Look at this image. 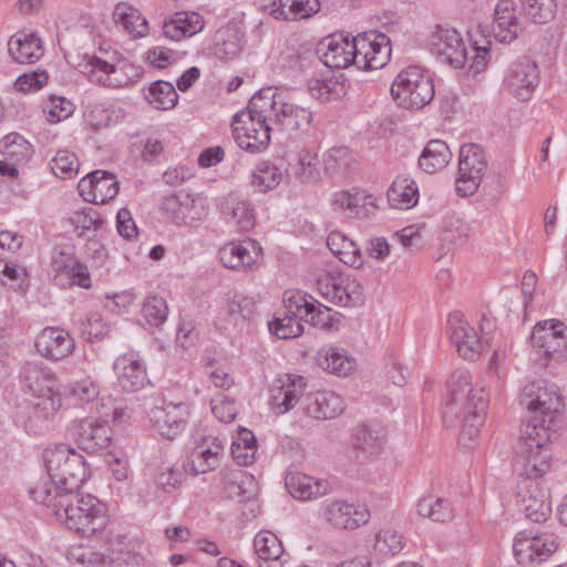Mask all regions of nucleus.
<instances>
[{
  "instance_id": "57",
  "label": "nucleus",
  "mask_w": 567,
  "mask_h": 567,
  "mask_svg": "<svg viewBox=\"0 0 567 567\" xmlns=\"http://www.w3.org/2000/svg\"><path fill=\"white\" fill-rule=\"evenodd\" d=\"M403 548V537L393 529H381L375 535L374 549L380 555H396Z\"/></svg>"
},
{
  "instance_id": "2",
  "label": "nucleus",
  "mask_w": 567,
  "mask_h": 567,
  "mask_svg": "<svg viewBox=\"0 0 567 567\" xmlns=\"http://www.w3.org/2000/svg\"><path fill=\"white\" fill-rule=\"evenodd\" d=\"M489 394L483 385L472 384V375L465 369L454 371L447 382V396L442 408L446 425L462 422L461 442L474 440L486 419Z\"/></svg>"
},
{
  "instance_id": "63",
  "label": "nucleus",
  "mask_w": 567,
  "mask_h": 567,
  "mask_svg": "<svg viewBox=\"0 0 567 567\" xmlns=\"http://www.w3.org/2000/svg\"><path fill=\"white\" fill-rule=\"evenodd\" d=\"M213 414L224 423H230L237 415V408L234 400L228 398H218L212 400Z\"/></svg>"
},
{
  "instance_id": "9",
  "label": "nucleus",
  "mask_w": 567,
  "mask_h": 567,
  "mask_svg": "<svg viewBox=\"0 0 567 567\" xmlns=\"http://www.w3.org/2000/svg\"><path fill=\"white\" fill-rule=\"evenodd\" d=\"M76 68L91 83L105 87H122L131 82V76L123 65L115 64L97 54H84Z\"/></svg>"
},
{
  "instance_id": "60",
  "label": "nucleus",
  "mask_w": 567,
  "mask_h": 567,
  "mask_svg": "<svg viewBox=\"0 0 567 567\" xmlns=\"http://www.w3.org/2000/svg\"><path fill=\"white\" fill-rule=\"evenodd\" d=\"M319 159L316 153L305 151L298 161L297 175L302 183L316 182L320 177Z\"/></svg>"
},
{
  "instance_id": "13",
  "label": "nucleus",
  "mask_w": 567,
  "mask_h": 567,
  "mask_svg": "<svg viewBox=\"0 0 567 567\" xmlns=\"http://www.w3.org/2000/svg\"><path fill=\"white\" fill-rule=\"evenodd\" d=\"M322 517L334 528L353 530L369 522L370 511L364 504L333 499L324 503Z\"/></svg>"
},
{
  "instance_id": "3",
  "label": "nucleus",
  "mask_w": 567,
  "mask_h": 567,
  "mask_svg": "<svg viewBox=\"0 0 567 567\" xmlns=\"http://www.w3.org/2000/svg\"><path fill=\"white\" fill-rule=\"evenodd\" d=\"M48 477L30 488L34 502L48 504L56 493L75 492L87 480L84 457L66 444L49 445L42 454Z\"/></svg>"
},
{
  "instance_id": "44",
  "label": "nucleus",
  "mask_w": 567,
  "mask_h": 567,
  "mask_svg": "<svg viewBox=\"0 0 567 567\" xmlns=\"http://www.w3.org/2000/svg\"><path fill=\"white\" fill-rule=\"evenodd\" d=\"M449 144H426L419 157V166L426 173H435L444 168L452 158Z\"/></svg>"
},
{
  "instance_id": "50",
  "label": "nucleus",
  "mask_w": 567,
  "mask_h": 567,
  "mask_svg": "<svg viewBox=\"0 0 567 567\" xmlns=\"http://www.w3.org/2000/svg\"><path fill=\"white\" fill-rule=\"evenodd\" d=\"M225 214L241 231H248L255 226V215L247 202L230 198Z\"/></svg>"
},
{
  "instance_id": "55",
  "label": "nucleus",
  "mask_w": 567,
  "mask_h": 567,
  "mask_svg": "<svg viewBox=\"0 0 567 567\" xmlns=\"http://www.w3.org/2000/svg\"><path fill=\"white\" fill-rule=\"evenodd\" d=\"M78 156L68 150H60L51 161V169L60 178H71L79 172Z\"/></svg>"
},
{
  "instance_id": "21",
  "label": "nucleus",
  "mask_w": 567,
  "mask_h": 567,
  "mask_svg": "<svg viewBox=\"0 0 567 567\" xmlns=\"http://www.w3.org/2000/svg\"><path fill=\"white\" fill-rule=\"evenodd\" d=\"M163 209L176 225H193L207 216L206 206L200 197L189 194L166 197Z\"/></svg>"
},
{
  "instance_id": "6",
  "label": "nucleus",
  "mask_w": 567,
  "mask_h": 567,
  "mask_svg": "<svg viewBox=\"0 0 567 567\" xmlns=\"http://www.w3.org/2000/svg\"><path fill=\"white\" fill-rule=\"evenodd\" d=\"M558 548L554 534L518 532L513 540V554L519 565H535L545 561Z\"/></svg>"
},
{
  "instance_id": "30",
  "label": "nucleus",
  "mask_w": 567,
  "mask_h": 567,
  "mask_svg": "<svg viewBox=\"0 0 567 567\" xmlns=\"http://www.w3.org/2000/svg\"><path fill=\"white\" fill-rule=\"evenodd\" d=\"M306 413L317 420L333 419L344 410L343 399L332 391L311 393L305 401Z\"/></svg>"
},
{
  "instance_id": "15",
  "label": "nucleus",
  "mask_w": 567,
  "mask_h": 567,
  "mask_svg": "<svg viewBox=\"0 0 567 567\" xmlns=\"http://www.w3.org/2000/svg\"><path fill=\"white\" fill-rule=\"evenodd\" d=\"M69 431L79 447L89 453H95L107 447L112 435L107 421L95 417L75 421Z\"/></svg>"
},
{
  "instance_id": "48",
  "label": "nucleus",
  "mask_w": 567,
  "mask_h": 567,
  "mask_svg": "<svg viewBox=\"0 0 567 567\" xmlns=\"http://www.w3.org/2000/svg\"><path fill=\"white\" fill-rule=\"evenodd\" d=\"M255 551L265 563L277 561L284 551L278 537L271 532H259L254 538Z\"/></svg>"
},
{
  "instance_id": "25",
  "label": "nucleus",
  "mask_w": 567,
  "mask_h": 567,
  "mask_svg": "<svg viewBox=\"0 0 567 567\" xmlns=\"http://www.w3.org/2000/svg\"><path fill=\"white\" fill-rule=\"evenodd\" d=\"M74 340L69 332L58 327L44 328L35 339V349L43 357L59 361L74 350Z\"/></svg>"
},
{
  "instance_id": "46",
  "label": "nucleus",
  "mask_w": 567,
  "mask_h": 567,
  "mask_svg": "<svg viewBox=\"0 0 567 567\" xmlns=\"http://www.w3.org/2000/svg\"><path fill=\"white\" fill-rule=\"evenodd\" d=\"M281 172L269 162L259 163L250 176V185L258 193H266L276 188L281 182Z\"/></svg>"
},
{
  "instance_id": "52",
  "label": "nucleus",
  "mask_w": 567,
  "mask_h": 567,
  "mask_svg": "<svg viewBox=\"0 0 567 567\" xmlns=\"http://www.w3.org/2000/svg\"><path fill=\"white\" fill-rule=\"evenodd\" d=\"M305 321L323 331L339 330L341 324V318L338 312L322 305L316 306L315 303Z\"/></svg>"
},
{
  "instance_id": "45",
  "label": "nucleus",
  "mask_w": 567,
  "mask_h": 567,
  "mask_svg": "<svg viewBox=\"0 0 567 567\" xmlns=\"http://www.w3.org/2000/svg\"><path fill=\"white\" fill-rule=\"evenodd\" d=\"M145 97L157 110H171L178 101L175 86L171 82L162 80L150 85Z\"/></svg>"
},
{
  "instance_id": "58",
  "label": "nucleus",
  "mask_w": 567,
  "mask_h": 567,
  "mask_svg": "<svg viewBox=\"0 0 567 567\" xmlns=\"http://www.w3.org/2000/svg\"><path fill=\"white\" fill-rule=\"evenodd\" d=\"M74 104L62 96H50L43 110L45 118L50 123H58L69 118L74 113Z\"/></svg>"
},
{
  "instance_id": "29",
  "label": "nucleus",
  "mask_w": 567,
  "mask_h": 567,
  "mask_svg": "<svg viewBox=\"0 0 567 567\" xmlns=\"http://www.w3.org/2000/svg\"><path fill=\"white\" fill-rule=\"evenodd\" d=\"M8 52L17 63H34L44 51L41 39L34 32L18 31L8 41Z\"/></svg>"
},
{
  "instance_id": "5",
  "label": "nucleus",
  "mask_w": 567,
  "mask_h": 567,
  "mask_svg": "<svg viewBox=\"0 0 567 567\" xmlns=\"http://www.w3.org/2000/svg\"><path fill=\"white\" fill-rule=\"evenodd\" d=\"M391 96L399 107L421 110L434 97V84L429 72L410 65L401 70L391 84Z\"/></svg>"
},
{
  "instance_id": "62",
  "label": "nucleus",
  "mask_w": 567,
  "mask_h": 567,
  "mask_svg": "<svg viewBox=\"0 0 567 567\" xmlns=\"http://www.w3.org/2000/svg\"><path fill=\"white\" fill-rule=\"evenodd\" d=\"M195 450L206 460H214L219 463V457L224 452V440L219 436H205Z\"/></svg>"
},
{
  "instance_id": "49",
  "label": "nucleus",
  "mask_w": 567,
  "mask_h": 567,
  "mask_svg": "<svg viewBox=\"0 0 567 567\" xmlns=\"http://www.w3.org/2000/svg\"><path fill=\"white\" fill-rule=\"evenodd\" d=\"M302 320L305 318L282 311L269 322V330L280 339L296 338L303 332Z\"/></svg>"
},
{
  "instance_id": "59",
  "label": "nucleus",
  "mask_w": 567,
  "mask_h": 567,
  "mask_svg": "<svg viewBox=\"0 0 567 567\" xmlns=\"http://www.w3.org/2000/svg\"><path fill=\"white\" fill-rule=\"evenodd\" d=\"M100 394V385L91 378L75 381L70 386L71 398L80 405L94 401Z\"/></svg>"
},
{
  "instance_id": "1",
  "label": "nucleus",
  "mask_w": 567,
  "mask_h": 567,
  "mask_svg": "<svg viewBox=\"0 0 567 567\" xmlns=\"http://www.w3.org/2000/svg\"><path fill=\"white\" fill-rule=\"evenodd\" d=\"M520 404L532 416L520 429L513 462L514 472L523 477L516 495L517 506L527 519L542 523L550 516L551 504L549 493L538 477L549 468L559 396L556 391L530 382L522 391Z\"/></svg>"
},
{
  "instance_id": "32",
  "label": "nucleus",
  "mask_w": 567,
  "mask_h": 567,
  "mask_svg": "<svg viewBox=\"0 0 567 567\" xmlns=\"http://www.w3.org/2000/svg\"><path fill=\"white\" fill-rule=\"evenodd\" d=\"M286 487L289 494L300 501H310L329 493L330 485L324 480H317L302 473H288Z\"/></svg>"
},
{
  "instance_id": "17",
  "label": "nucleus",
  "mask_w": 567,
  "mask_h": 567,
  "mask_svg": "<svg viewBox=\"0 0 567 567\" xmlns=\"http://www.w3.org/2000/svg\"><path fill=\"white\" fill-rule=\"evenodd\" d=\"M307 386L301 375L286 374L274 381L269 390V406L276 414H285L293 409Z\"/></svg>"
},
{
  "instance_id": "7",
  "label": "nucleus",
  "mask_w": 567,
  "mask_h": 567,
  "mask_svg": "<svg viewBox=\"0 0 567 567\" xmlns=\"http://www.w3.org/2000/svg\"><path fill=\"white\" fill-rule=\"evenodd\" d=\"M539 84V70L528 56H519L508 64L503 86L508 94L520 100H529Z\"/></svg>"
},
{
  "instance_id": "12",
  "label": "nucleus",
  "mask_w": 567,
  "mask_h": 567,
  "mask_svg": "<svg viewBox=\"0 0 567 567\" xmlns=\"http://www.w3.org/2000/svg\"><path fill=\"white\" fill-rule=\"evenodd\" d=\"M317 289L323 299L334 305L357 306L363 301V288L351 276H323L318 279Z\"/></svg>"
},
{
  "instance_id": "11",
  "label": "nucleus",
  "mask_w": 567,
  "mask_h": 567,
  "mask_svg": "<svg viewBox=\"0 0 567 567\" xmlns=\"http://www.w3.org/2000/svg\"><path fill=\"white\" fill-rule=\"evenodd\" d=\"M530 340L532 346L545 355L567 357V327L559 320L549 319L536 323Z\"/></svg>"
},
{
  "instance_id": "22",
  "label": "nucleus",
  "mask_w": 567,
  "mask_h": 567,
  "mask_svg": "<svg viewBox=\"0 0 567 567\" xmlns=\"http://www.w3.org/2000/svg\"><path fill=\"white\" fill-rule=\"evenodd\" d=\"M330 205L333 212L355 219L370 218L377 210L372 195L360 189L336 192L330 199Z\"/></svg>"
},
{
  "instance_id": "36",
  "label": "nucleus",
  "mask_w": 567,
  "mask_h": 567,
  "mask_svg": "<svg viewBox=\"0 0 567 567\" xmlns=\"http://www.w3.org/2000/svg\"><path fill=\"white\" fill-rule=\"evenodd\" d=\"M318 364L324 371L337 375H347L355 368V360L340 347H326L318 353Z\"/></svg>"
},
{
  "instance_id": "42",
  "label": "nucleus",
  "mask_w": 567,
  "mask_h": 567,
  "mask_svg": "<svg viewBox=\"0 0 567 567\" xmlns=\"http://www.w3.org/2000/svg\"><path fill=\"white\" fill-rule=\"evenodd\" d=\"M519 14L535 24H546L555 17V0H518Z\"/></svg>"
},
{
  "instance_id": "51",
  "label": "nucleus",
  "mask_w": 567,
  "mask_h": 567,
  "mask_svg": "<svg viewBox=\"0 0 567 567\" xmlns=\"http://www.w3.org/2000/svg\"><path fill=\"white\" fill-rule=\"evenodd\" d=\"M254 308L255 303L250 298L241 293L234 292L231 297H228L226 315L230 323L238 326L240 322H244L251 317Z\"/></svg>"
},
{
  "instance_id": "4",
  "label": "nucleus",
  "mask_w": 567,
  "mask_h": 567,
  "mask_svg": "<svg viewBox=\"0 0 567 567\" xmlns=\"http://www.w3.org/2000/svg\"><path fill=\"white\" fill-rule=\"evenodd\" d=\"M58 519L82 536L89 537L103 528L105 516L99 499L92 495H79L75 492L56 493V497L48 504Z\"/></svg>"
},
{
  "instance_id": "19",
  "label": "nucleus",
  "mask_w": 567,
  "mask_h": 567,
  "mask_svg": "<svg viewBox=\"0 0 567 567\" xmlns=\"http://www.w3.org/2000/svg\"><path fill=\"white\" fill-rule=\"evenodd\" d=\"M525 18L517 14L513 0H498L494 11L493 34L501 43H512L525 31Z\"/></svg>"
},
{
  "instance_id": "47",
  "label": "nucleus",
  "mask_w": 567,
  "mask_h": 567,
  "mask_svg": "<svg viewBox=\"0 0 567 567\" xmlns=\"http://www.w3.org/2000/svg\"><path fill=\"white\" fill-rule=\"evenodd\" d=\"M347 90L333 78H311L308 81L309 94L320 102L338 100L347 93Z\"/></svg>"
},
{
  "instance_id": "18",
  "label": "nucleus",
  "mask_w": 567,
  "mask_h": 567,
  "mask_svg": "<svg viewBox=\"0 0 567 567\" xmlns=\"http://www.w3.org/2000/svg\"><path fill=\"white\" fill-rule=\"evenodd\" d=\"M321 61L331 69H344L355 65V37L351 39L342 33L331 34L320 42Z\"/></svg>"
},
{
  "instance_id": "64",
  "label": "nucleus",
  "mask_w": 567,
  "mask_h": 567,
  "mask_svg": "<svg viewBox=\"0 0 567 567\" xmlns=\"http://www.w3.org/2000/svg\"><path fill=\"white\" fill-rule=\"evenodd\" d=\"M460 177L455 182V192L461 197L472 196L478 188L482 178L472 174H464L458 172Z\"/></svg>"
},
{
  "instance_id": "61",
  "label": "nucleus",
  "mask_w": 567,
  "mask_h": 567,
  "mask_svg": "<svg viewBox=\"0 0 567 567\" xmlns=\"http://www.w3.org/2000/svg\"><path fill=\"white\" fill-rule=\"evenodd\" d=\"M49 75L43 70L23 73L18 76L14 82V87L23 93L34 92L42 89L48 82Z\"/></svg>"
},
{
  "instance_id": "27",
  "label": "nucleus",
  "mask_w": 567,
  "mask_h": 567,
  "mask_svg": "<svg viewBox=\"0 0 567 567\" xmlns=\"http://www.w3.org/2000/svg\"><path fill=\"white\" fill-rule=\"evenodd\" d=\"M21 378L24 386L34 398L60 394L54 373L41 363H25Z\"/></svg>"
},
{
  "instance_id": "23",
  "label": "nucleus",
  "mask_w": 567,
  "mask_h": 567,
  "mask_svg": "<svg viewBox=\"0 0 567 567\" xmlns=\"http://www.w3.org/2000/svg\"><path fill=\"white\" fill-rule=\"evenodd\" d=\"M261 256V247L254 239L240 243H227L218 250V258L229 269H248L257 264Z\"/></svg>"
},
{
  "instance_id": "43",
  "label": "nucleus",
  "mask_w": 567,
  "mask_h": 567,
  "mask_svg": "<svg viewBox=\"0 0 567 567\" xmlns=\"http://www.w3.org/2000/svg\"><path fill=\"white\" fill-rule=\"evenodd\" d=\"M416 508L422 517L430 518L433 522L447 523L454 517L451 503L442 497H434L432 495L422 497Z\"/></svg>"
},
{
  "instance_id": "39",
  "label": "nucleus",
  "mask_w": 567,
  "mask_h": 567,
  "mask_svg": "<svg viewBox=\"0 0 567 567\" xmlns=\"http://www.w3.org/2000/svg\"><path fill=\"white\" fill-rule=\"evenodd\" d=\"M113 18L116 25L134 37L147 34L148 25L146 19L127 3H118L113 11Z\"/></svg>"
},
{
  "instance_id": "14",
  "label": "nucleus",
  "mask_w": 567,
  "mask_h": 567,
  "mask_svg": "<svg viewBox=\"0 0 567 567\" xmlns=\"http://www.w3.org/2000/svg\"><path fill=\"white\" fill-rule=\"evenodd\" d=\"M447 331L458 354L466 360H476L486 348L485 340L478 337L461 312H452L449 316Z\"/></svg>"
},
{
  "instance_id": "38",
  "label": "nucleus",
  "mask_w": 567,
  "mask_h": 567,
  "mask_svg": "<svg viewBox=\"0 0 567 567\" xmlns=\"http://www.w3.org/2000/svg\"><path fill=\"white\" fill-rule=\"evenodd\" d=\"M279 107L278 116L274 124L280 127V130L290 133L303 130L310 124L311 112L308 110L292 103H288L286 100L282 104H279Z\"/></svg>"
},
{
  "instance_id": "53",
  "label": "nucleus",
  "mask_w": 567,
  "mask_h": 567,
  "mask_svg": "<svg viewBox=\"0 0 567 567\" xmlns=\"http://www.w3.org/2000/svg\"><path fill=\"white\" fill-rule=\"evenodd\" d=\"M79 331L83 340L87 342H95L107 334L109 328L104 323L101 313L91 311L80 320Z\"/></svg>"
},
{
  "instance_id": "34",
  "label": "nucleus",
  "mask_w": 567,
  "mask_h": 567,
  "mask_svg": "<svg viewBox=\"0 0 567 567\" xmlns=\"http://www.w3.org/2000/svg\"><path fill=\"white\" fill-rule=\"evenodd\" d=\"M203 29L204 19L197 12H176L173 18L165 21L163 24L164 35L175 41L193 37Z\"/></svg>"
},
{
  "instance_id": "26",
  "label": "nucleus",
  "mask_w": 567,
  "mask_h": 567,
  "mask_svg": "<svg viewBox=\"0 0 567 567\" xmlns=\"http://www.w3.org/2000/svg\"><path fill=\"white\" fill-rule=\"evenodd\" d=\"M61 405L60 394L34 398L28 406V417L23 422V427L33 434L48 430Z\"/></svg>"
},
{
  "instance_id": "28",
  "label": "nucleus",
  "mask_w": 567,
  "mask_h": 567,
  "mask_svg": "<svg viewBox=\"0 0 567 567\" xmlns=\"http://www.w3.org/2000/svg\"><path fill=\"white\" fill-rule=\"evenodd\" d=\"M284 101L285 97L277 87H262L251 96L247 111L266 122V125L272 126L278 116L279 104Z\"/></svg>"
},
{
  "instance_id": "31",
  "label": "nucleus",
  "mask_w": 567,
  "mask_h": 567,
  "mask_svg": "<svg viewBox=\"0 0 567 567\" xmlns=\"http://www.w3.org/2000/svg\"><path fill=\"white\" fill-rule=\"evenodd\" d=\"M231 130L236 141L246 138L256 142H270V132L275 128L266 125V122L258 120L246 110L235 114Z\"/></svg>"
},
{
  "instance_id": "24",
  "label": "nucleus",
  "mask_w": 567,
  "mask_h": 567,
  "mask_svg": "<svg viewBox=\"0 0 567 567\" xmlns=\"http://www.w3.org/2000/svg\"><path fill=\"white\" fill-rule=\"evenodd\" d=\"M113 367L118 385L126 392H136L148 383L144 361L133 353L117 357Z\"/></svg>"
},
{
  "instance_id": "54",
  "label": "nucleus",
  "mask_w": 567,
  "mask_h": 567,
  "mask_svg": "<svg viewBox=\"0 0 567 567\" xmlns=\"http://www.w3.org/2000/svg\"><path fill=\"white\" fill-rule=\"evenodd\" d=\"M312 297L300 290H286L284 293V311L301 318H308L313 302Z\"/></svg>"
},
{
  "instance_id": "33",
  "label": "nucleus",
  "mask_w": 567,
  "mask_h": 567,
  "mask_svg": "<svg viewBox=\"0 0 567 567\" xmlns=\"http://www.w3.org/2000/svg\"><path fill=\"white\" fill-rule=\"evenodd\" d=\"M52 268L55 271L56 279L65 276L71 286H80L86 289L91 287L87 267L70 254L55 252L52 257Z\"/></svg>"
},
{
  "instance_id": "8",
  "label": "nucleus",
  "mask_w": 567,
  "mask_h": 567,
  "mask_svg": "<svg viewBox=\"0 0 567 567\" xmlns=\"http://www.w3.org/2000/svg\"><path fill=\"white\" fill-rule=\"evenodd\" d=\"M427 47L432 54L455 69L464 68L467 62V48L454 28L437 25L429 37Z\"/></svg>"
},
{
  "instance_id": "56",
  "label": "nucleus",
  "mask_w": 567,
  "mask_h": 567,
  "mask_svg": "<svg viewBox=\"0 0 567 567\" xmlns=\"http://www.w3.org/2000/svg\"><path fill=\"white\" fill-rule=\"evenodd\" d=\"M168 307L166 300L159 296H151L143 303L142 315L152 327H159L167 318Z\"/></svg>"
},
{
  "instance_id": "10",
  "label": "nucleus",
  "mask_w": 567,
  "mask_h": 567,
  "mask_svg": "<svg viewBox=\"0 0 567 567\" xmlns=\"http://www.w3.org/2000/svg\"><path fill=\"white\" fill-rule=\"evenodd\" d=\"M355 65L363 70L383 68L391 55L390 39L375 31L364 32L355 37Z\"/></svg>"
},
{
  "instance_id": "16",
  "label": "nucleus",
  "mask_w": 567,
  "mask_h": 567,
  "mask_svg": "<svg viewBox=\"0 0 567 567\" xmlns=\"http://www.w3.org/2000/svg\"><path fill=\"white\" fill-rule=\"evenodd\" d=\"M188 414L185 403L163 401L150 410L148 419L159 435L172 440L185 429Z\"/></svg>"
},
{
  "instance_id": "20",
  "label": "nucleus",
  "mask_w": 567,
  "mask_h": 567,
  "mask_svg": "<svg viewBox=\"0 0 567 567\" xmlns=\"http://www.w3.org/2000/svg\"><path fill=\"white\" fill-rule=\"evenodd\" d=\"M78 189L85 202L105 204L117 195L120 187L114 174L99 169L84 176Z\"/></svg>"
},
{
  "instance_id": "35",
  "label": "nucleus",
  "mask_w": 567,
  "mask_h": 567,
  "mask_svg": "<svg viewBox=\"0 0 567 567\" xmlns=\"http://www.w3.org/2000/svg\"><path fill=\"white\" fill-rule=\"evenodd\" d=\"M391 207L410 209L419 202V187L416 182L408 175H399L386 192Z\"/></svg>"
},
{
  "instance_id": "41",
  "label": "nucleus",
  "mask_w": 567,
  "mask_h": 567,
  "mask_svg": "<svg viewBox=\"0 0 567 567\" xmlns=\"http://www.w3.org/2000/svg\"><path fill=\"white\" fill-rule=\"evenodd\" d=\"M487 161L481 144H462L460 148L458 172L483 177Z\"/></svg>"
},
{
  "instance_id": "40",
  "label": "nucleus",
  "mask_w": 567,
  "mask_h": 567,
  "mask_svg": "<svg viewBox=\"0 0 567 567\" xmlns=\"http://www.w3.org/2000/svg\"><path fill=\"white\" fill-rule=\"evenodd\" d=\"M327 246L343 264L354 268L361 266L362 261L359 247L342 233H330L327 238Z\"/></svg>"
},
{
  "instance_id": "37",
  "label": "nucleus",
  "mask_w": 567,
  "mask_h": 567,
  "mask_svg": "<svg viewBox=\"0 0 567 567\" xmlns=\"http://www.w3.org/2000/svg\"><path fill=\"white\" fill-rule=\"evenodd\" d=\"M386 443V433L379 424L361 425L355 429L353 444L365 454L379 453Z\"/></svg>"
}]
</instances>
